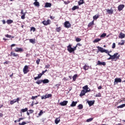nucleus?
Returning a JSON list of instances; mask_svg holds the SVG:
<instances>
[{
	"instance_id": "nucleus-37",
	"label": "nucleus",
	"mask_w": 125,
	"mask_h": 125,
	"mask_svg": "<svg viewBox=\"0 0 125 125\" xmlns=\"http://www.w3.org/2000/svg\"><path fill=\"white\" fill-rule=\"evenodd\" d=\"M76 9H79V6H74L72 8V10H76Z\"/></svg>"
},
{
	"instance_id": "nucleus-45",
	"label": "nucleus",
	"mask_w": 125,
	"mask_h": 125,
	"mask_svg": "<svg viewBox=\"0 0 125 125\" xmlns=\"http://www.w3.org/2000/svg\"><path fill=\"white\" fill-rule=\"evenodd\" d=\"M38 96H32L31 98V99L32 100H35V99H36V98H38Z\"/></svg>"
},
{
	"instance_id": "nucleus-35",
	"label": "nucleus",
	"mask_w": 125,
	"mask_h": 125,
	"mask_svg": "<svg viewBox=\"0 0 125 125\" xmlns=\"http://www.w3.org/2000/svg\"><path fill=\"white\" fill-rule=\"evenodd\" d=\"M100 41H101V39L97 38L93 41V42H100Z\"/></svg>"
},
{
	"instance_id": "nucleus-31",
	"label": "nucleus",
	"mask_w": 125,
	"mask_h": 125,
	"mask_svg": "<svg viewBox=\"0 0 125 125\" xmlns=\"http://www.w3.org/2000/svg\"><path fill=\"white\" fill-rule=\"evenodd\" d=\"M124 107H125V104L118 106L117 108H118V109H120V108H124Z\"/></svg>"
},
{
	"instance_id": "nucleus-38",
	"label": "nucleus",
	"mask_w": 125,
	"mask_h": 125,
	"mask_svg": "<svg viewBox=\"0 0 125 125\" xmlns=\"http://www.w3.org/2000/svg\"><path fill=\"white\" fill-rule=\"evenodd\" d=\"M94 23V22L93 21H92L91 22H90L88 24V27H91V26H92V25H93V23Z\"/></svg>"
},
{
	"instance_id": "nucleus-20",
	"label": "nucleus",
	"mask_w": 125,
	"mask_h": 125,
	"mask_svg": "<svg viewBox=\"0 0 125 125\" xmlns=\"http://www.w3.org/2000/svg\"><path fill=\"white\" fill-rule=\"evenodd\" d=\"M11 55H12L14 57H17L19 56V55H18V54H16L13 52H11Z\"/></svg>"
},
{
	"instance_id": "nucleus-9",
	"label": "nucleus",
	"mask_w": 125,
	"mask_h": 125,
	"mask_svg": "<svg viewBox=\"0 0 125 125\" xmlns=\"http://www.w3.org/2000/svg\"><path fill=\"white\" fill-rule=\"evenodd\" d=\"M87 92H88V91H85V90H82L80 94V96H83L84 95H85V94L87 93Z\"/></svg>"
},
{
	"instance_id": "nucleus-30",
	"label": "nucleus",
	"mask_w": 125,
	"mask_h": 125,
	"mask_svg": "<svg viewBox=\"0 0 125 125\" xmlns=\"http://www.w3.org/2000/svg\"><path fill=\"white\" fill-rule=\"evenodd\" d=\"M14 103H16V99H14L13 100L10 102L11 105H13Z\"/></svg>"
},
{
	"instance_id": "nucleus-15",
	"label": "nucleus",
	"mask_w": 125,
	"mask_h": 125,
	"mask_svg": "<svg viewBox=\"0 0 125 125\" xmlns=\"http://www.w3.org/2000/svg\"><path fill=\"white\" fill-rule=\"evenodd\" d=\"M33 4L35 6H36L38 8L40 7V2L38 1H35L34 3Z\"/></svg>"
},
{
	"instance_id": "nucleus-47",
	"label": "nucleus",
	"mask_w": 125,
	"mask_h": 125,
	"mask_svg": "<svg viewBox=\"0 0 125 125\" xmlns=\"http://www.w3.org/2000/svg\"><path fill=\"white\" fill-rule=\"evenodd\" d=\"M31 30L33 31V32H35L36 31V28L34 27H32L31 28Z\"/></svg>"
},
{
	"instance_id": "nucleus-12",
	"label": "nucleus",
	"mask_w": 125,
	"mask_h": 125,
	"mask_svg": "<svg viewBox=\"0 0 125 125\" xmlns=\"http://www.w3.org/2000/svg\"><path fill=\"white\" fill-rule=\"evenodd\" d=\"M64 26L65 28H70L71 27V24H70V22L69 21H65L64 22Z\"/></svg>"
},
{
	"instance_id": "nucleus-14",
	"label": "nucleus",
	"mask_w": 125,
	"mask_h": 125,
	"mask_svg": "<svg viewBox=\"0 0 125 125\" xmlns=\"http://www.w3.org/2000/svg\"><path fill=\"white\" fill-rule=\"evenodd\" d=\"M94 101H87V103L89 106V107H91V106H92V105H93L94 104Z\"/></svg>"
},
{
	"instance_id": "nucleus-43",
	"label": "nucleus",
	"mask_w": 125,
	"mask_h": 125,
	"mask_svg": "<svg viewBox=\"0 0 125 125\" xmlns=\"http://www.w3.org/2000/svg\"><path fill=\"white\" fill-rule=\"evenodd\" d=\"M27 124V123L25 122H23L22 123H19V125H25Z\"/></svg>"
},
{
	"instance_id": "nucleus-32",
	"label": "nucleus",
	"mask_w": 125,
	"mask_h": 125,
	"mask_svg": "<svg viewBox=\"0 0 125 125\" xmlns=\"http://www.w3.org/2000/svg\"><path fill=\"white\" fill-rule=\"evenodd\" d=\"M12 23H13V21L11 20H8L7 21V23L8 24H12Z\"/></svg>"
},
{
	"instance_id": "nucleus-53",
	"label": "nucleus",
	"mask_w": 125,
	"mask_h": 125,
	"mask_svg": "<svg viewBox=\"0 0 125 125\" xmlns=\"http://www.w3.org/2000/svg\"><path fill=\"white\" fill-rule=\"evenodd\" d=\"M49 67H50V65L47 64L45 65V68H46L47 69H48V68H49Z\"/></svg>"
},
{
	"instance_id": "nucleus-39",
	"label": "nucleus",
	"mask_w": 125,
	"mask_h": 125,
	"mask_svg": "<svg viewBox=\"0 0 125 125\" xmlns=\"http://www.w3.org/2000/svg\"><path fill=\"white\" fill-rule=\"evenodd\" d=\"M93 118H91L87 119L86 122H87V123H89V122H91L92 121H93Z\"/></svg>"
},
{
	"instance_id": "nucleus-58",
	"label": "nucleus",
	"mask_w": 125,
	"mask_h": 125,
	"mask_svg": "<svg viewBox=\"0 0 125 125\" xmlns=\"http://www.w3.org/2000/svg\"><path fill=\"white\" fill-rule=\"evenodd\" d=\"M21 14H22V15H24V14H26V13L23 12V10H21Z\"/></svg>"
},
{
	"instance_id": "nucleus-8",
	"label": "nucleus",
	"mask_w": 125,
	"mask_h": 125,
	"mask_svg": "<svg viewBox=\"0 0 125 125\" xmlns=\"http://www.w3.org/2000/svg\"><path fill=\"white\" fill-rule=\"evenodd\" d=\"M83 90H85V91H88L89 92L90 91V89L88 87L87 85H85L83 87Z\"/></svg>"
},
{
	"instance_id": "nucleus-56",
	"label": "nucleus",
	"mask_w": 125,
	"mask_h": 125,
	"mask_svg": "<svg viewBox=\"0 0 125 125\" xmlns=\"http://www.w3.org/2000/svg\"><path fill=\"white\" fill-rule=\"evenodd\" d=\"M29 111L30 114H32V113H34V110H33L32 109H30Z\"/></svg>"
},
{
	"instance_id": "nucleus-64",
	"label": "nucleus",
	"mask_w": 125,
	"mask_h": 125,
	"mask_svg": "<svg viewBox=\"0 0 125 125\" xmlns=\"http://www.w3.org/2000/svg\"><path fill=\"white\" fill-rule=\"evenodd\" d=\"M44 73H45V71H42L41 74H42V75H43Z\"/></svg>"
},
{
	"instance_id": "nucleus-24",
	"label": "nucleus",
	"mask_w": 125,
	"mask_h": 125,
	"mask_svg": "<svg viewBox=\"0 0 125 125\" xmlns=\"http://www.w3.org/2000/svg\"><path fill=\"white\" fill-rule=\"evenodd\" d=\"M51 96H52V95H51L50 94H46V95H45V99H46V98H50V97H51Z\"/></svg>"
},
{
	"instance_id": "nucleus-5",
	"label": "nucleus",
	"mask_w": 125,
	"mask_h": 125,
	"mask_svg": "<svg viewBox=\"0 0 125 125\" xmlns=\"http://www.w3.org/2000/svg\"><path fill=\"white\" fill-rule=\"evenodd\" d=\"M119 83H122V79L119 78H116L114 80V85L118 84Z\"/></svg>"
},
{
	"instance_id": "nucleus-11",
	"label": "nucleus",
	"mask_w": 125,
	"mask_h": 125,
	"mask_svg": "<svg viewBox=\"0 0 125 125\" xmlns=\"http://www.w3.org/2000/svg\"><path fill=\"white\" fill-rule=\"evenodd\" d=\"M125 7V5L124 4H120L118 7V9L119 11H122L123 9H124V8Z\"/></svg>"
},
{
	"instance_id": "nucleus-3",
	"label": "nucleus",
	"mask_w": 125,
	"mask_h": 125,
	"mask_svg": "<svg viewBox=\"0 0 125 125\" xmlns=\"http://www.w3.org/2000/svg\"><path fill=\"white\" fill-rule=\"evenodd\" d=\"M97 48L98 49V51L101 52L102 53H108V50H106L104 49L103 47H101L99 46H97Z\"/></svg>"
},
{
	"instance_id": "nucleus-25",
	"label": "nucleus",
	"mask_w": 125,
	"mask_h": 125,
	"mask_svg": "<svg viewBox=\"0 0 125 125\" xmlns=\"http://www.w3.org/2000/svg\"><path fill=\"white\" fill-rule=\"evenodd\" d=\"M88 68H89V66L86 64H85L84 66L83 67V69H84L85 71H86V70H88Z\"/></svg>"
},
{
	"instance_id": "nucleus-7",
	"label": "nucleus",
	"mask_w": 125,
	"mask_h": 125,
	"mask_svg": "<svg viewBox=\"0 0 125 125\" xmlns=\"http://www.w3.org/2000/svg\"><path fill=\"white\" fill-rule=\"evenodd\" d=\"M15 51L16 52H23V48H22L16 47L15 49Z\"/></svg>"
},
{
	"instance_id": "nucleus-51",
	"label": "nucleus",
	"mask_w": 125,
	"mask_h": 125,
	"mask_svg": "<svg viewBox=\"0 0 125 125\" xmlns=\"http://www.w3.org/2000/svg\"><path fill=\"white\" fill-rule=\"evenodd\" d=\"M115 47H116V43H113L112 44V48H115Z\"/></svg>"
},
{
	"instance_id": "nucleus-36",
	"label": "nucleus",
	"mask_w": 125,
	"mask_h": 125,
	"mask_svg": "<svg viewBox=\"0 0 125 125\" xmlns=\"http://www.w3.org/2000/svg\"><path fill=\"white\" fill-rule=\"evenodd\" d=\"M42 83V80H38L36 82V83L37 84H41Z\"/></svg>"
},
{
	"instance_id": "nucleus-46",
	"label": "nucleus",
	"mask_w": 125,
	"mask_h": 125,
	"mask_svg": "<svg viewBox=\"0 0 125 125\" xmlns=\"http://www.w3.org/2000/svg\"><path fill=\"white\" fill-rule=\"evenodd\" d=\"M26 15V14H24L23 15H22L21 16V19H25V16Z\"/></svg>"
},
{
	"instance_id": "nucleus-40",
	"label": "nucleus",
	"mask_w": 125,
	"mask_h": 125,
	"mask_svg": "<svg viewBox=\"0 0 125 125\" xmlns=\"http://www.w3.org/2000/svg\"><path fill=\"white\" fill-rule=\"evenodd\" d=\"M95 97H101V93H99L95 95Z\"/></svg>"
},
{
	"instance_id": "nucleus-6",
	"label": "nucleus",
	"mask_w": 125,
	"mask_h": 125,
	"mask_svg": "<svg viewBox=\"0 0 125 125\" xmlns=\"http://www.w3.org/2000/svg\"><path fill=\"white\" fill-rule=\"evenodd\" d=\"M42 24L45 25V26H47V25H49L50 24V20H47V21H42Z\"/></svg>"
},
{
	"instance_id": "nucleus-22",
	"label": "nucleus",
	"mask_w": 125,
	"mask_h": 125,
	"mask_svg": "<svg viewBox=\"0 0 125 125\" xmlns=\"http://www.w3.org/2000/svg\"><path fill=\"white\" fill-rule=\"evenodd\" d=\"M29 42L31 43H33V44H34V43H35V42H36V39H29Z\"/></svg>"
},
{
	"instance_id": "nucleus-28",
	"label": "nucleus",
	"mask_w": 125,
	"mask_h": 125,
	"mask_svg": "<svg viewBox=\"0 0 125 125\" xmlns=\"http://www.w3.org/2000/svg\"><path fill=\"white\" fill-rule=\"evenodd\" d=\"M21 111L22 113H25V112H27V111H28V108L25 107L24 109H21Z\"/></svg>"
},
{
	"instance_id": "nucleus-2",
	"label": "nucleus",
	"mask_w": 125,
	"mask_h": 125,
	"mask_svg": "<svg viewBox=\"0 0 125 125\" xmlns=\"http://www.w3.org/2000/svg\"><path fill=\"white\" fill-rule=\"evenodd\" d=\"M67 50L70 53H72V52H74L75 50L77 49V45L74 47L72 48V45L71 44L67 46Z\"/></svg>"
},
{
	"instance_id": "nucleus-19",
	"label": "nucleus",
	"mask_w": 125,
	"mask_h": 125,
	"mask_svg": "<svg viewBox=\"0 0 125 125\" xmlns=\"http://www.w3.org/2000/svg\"><path fill=\"white\" fill-rule=\"evenodd\" d=\"M55 123L56 125H58L60 123V118L59 117L56 118L55 120Z\"/></svg>"
},
{
	"instance_id": "nucleus-23",
	"label": "nucleus",
	"mask_w": 125,
	"mask_h": 125,
	"mask_svg": "<svg viewBox=\"0 0 125 125\" xmlns=\"http://www.w3.org/2000/svg\"><path fill=\"white\" fill-rule=\"evenodd\" d=\"M42 82L43 83H49V80H48V79H44L42 80Z\"/></svg>"
},
{
	"instance_id": "nucleus-62",
	"label": "nucleus",
	"mask_w": 125,
	"mask_h": 125,
	"mask_svg": "<svg viewBox=\"0 0 125 125\" xmlns=\"http://www.w3.org/2000/svg\"><path fill=\"white\" fill-rule=\"evenodd\" d=\"M50 19L53 20V19H54V17L51 16L50 17Z\"/></svg>"
},
{
	"instance_id": "nucleus-59",
	"label": "nucleus",
	"mask_w": 125,
	"mask_h": 125,
	"mask_svg": "<svg viewBox=\"0 0 125 125\" xmlns=\"http://www.w3.org/2000/svg\"><path fill=\"white\" fill-rule=\"evenodd\" d=\"M42 100L45 99V95H43V96L42 97Z\"/></svg>"
},
{
	"instance_id": "nucleus-61",
	"label": "nucleus",
	"mask_w": 125,
	"mask_h": 125,
	"mask_svg": "<svg viewBox=\"0 0 125 125\" xmlns=\"http://www.w3.org/2000/svg\"><path fill=\"white\" fill-rule=\"evenodd\" d=\"M102 88V86H99L98 87V89H101Z\"/></svg>"
},
{
	"instance_id": "nucleus-33",
	"label": "nucleus",
	"mask_w": 125,
	"mask_h": 125,
	"mask_svg": "<svg viewBox=\"0 0 125 125\" xmlns=\"http://www.w3.org/2000/svg\"><path fill=\"white\" fill-rule=\"evenodd\" d=\"M77 77H78L77 74H75L73 76V80L74 82L76 81V80L77 79Z\"/></svg>"
},
{
	"instance_id": "nucleus-10",
	"label": "nucleus",
	"mask_w": 125,
	"mask_h": 125,
	"mask_svg": "<svg viewBox=\"0 0 125 125\" xmlns=\"http://www.w3.org/2000/svg\"><path fill=\"white\" fill-rule=\"evenodd\" d=\"M68 104V101H63L62 102L60 103L61 106H66Z\"/></svg>"
},
{
	"instance_id": "nucleus-1",
	"label": "nucleus",
	"mask_w": 125,
	"mask_h": 125,
	"mask_svg": "<svg viewBox=\"0 0 125 125\" xmlns=\"http://www.w3.org/2000/svg\"><path fill=\"white\" fill-rule=\"evenodd\" d=\"M111 60L112 61H117V59H119L120 58V55H119L118 53H116L114 54L113 55H111Z\"/></svg>"
},
{
	"instance_id": "nucleus-57",
	"label": "nucleus",
	"mask_w": 125,
	"mask_h": 125,
	"mask_svg": "<svg viewBox=\"0 0 125 125\" xmlns=\"http://www.w3.org/2000/svg\"><path fill=\"white\" fill-rule=\"evenodd\" d=\"M108 56H110V57L107 59V60H112V58L111 57V55H108Z\"/></svg>"
},
{
	"instance_id": "nucleus-4",
	"label": "nucleus",
	"mask_w": 125,
	"mask_h": 125,
	"mask_svg": "<svg viewBox=\"0 0 125 125\" xmlns=\"http://www.w3.org/2000/svg\"><path fill=\"white\" fill-rule=\"evenodd\" d=\"M29 72V66L25 65L23 68V72L24 74H27Z\"/></svg>"
},
{
	"instance_id": "nucleus-48",
	"label": "nucleus",
	"mask_w": 125,
	"mask_h": 125,
	"mask_svg": "<svg viewBox=\"0 0 125 125\" xmlns=\"http://www.w3.org/2000/svg\"><path fill=\"white\" fill-rule=\"evenodd\" d=\"M42 114H43V112H42V110H41L39 113V116H42Z\"/></svg>"
},
{
	"instance_id": "nucleus-49",
	"label": "nucleus",
	"mask_w": 125,
	"mask_h": 125,
	"mask_svg": "<svg viewBox=\"0 0 125 125\" xmlns=\"http://www.w3.org/2000/svg\"><path fill=\"white\" fill-rule=\"evenodd\" d=\"M61 30V29H60V27H58L56 29L57 32H60Z\"/></svg>"
},
{
	"instance_id": "nucleus-26",
	"label": "nucleus",
	"mask_w": 125,
	"mask_h": 125,
	"mask_svg": "<svg viewBox=\"0 0 125 125\" xmlns=\"http://www.w3.org/2000/svg\"><path fill=\"white\" fill-rule=\"evenodd\" d=\"M83 3H84L83 0H80V1L78 2L79 5H82V4H83Z\"/></svg>"
},
{
	"instance_id": "nucleus-63",
	"label": "nucleus",
	"mask_w": 125,
	"mask_h": 125,
	"mask_svg": "<svg viewBox=\"0 0 125 125\" xmlns=\"http://www.w3.org/2000/svg\"><path fill=\"white\" fill-rule=\"evenodd\" d=\"M2 23H3V24H5V20H3V21H2Z\"/></svg>"
},
{
	"instance_id": "nucleus-13",
	"label": "nucleus",
	"mask_w": 125,
	"mask_h": 125,
	"mask_svg": "<svg viewBox=\"0 0 125 125\" xmlns=\"http://www.w3.org/2000/svg\"><path fill=\"white\" fill-rule=\"evenodd\" d=\"M97 65H103V66H105L106 62H101L100 61H98Z\"/></svg>"
},
{
	"instance_id": "nucleus-42",
	"label": "nucleus",
	"mask_w": 125,
	"mask_h": 125,
	"mask_svg": "<svg viewBox=\"0 0 125 125\" xmlns=\"http://www.w3.org/2000/svg\"><path fill=\"white\" fill-rule=\"evenodd\" d=\"M5 37H6V38H9V39H10V38H12V39H13V38H14V37H11V35H9L8 34L6 35Z\"/></svg>"
},
{
	"instance_id": "nucleus-44",
	"label": "nucleus",
	"mask_w": 125,
	"mask_h": 125,
	"mask_svg": "<svg viewBox=\"0 0 125 125\" xmlns=\"http://www.w3.org/2000/svg\"><path fill=\"white\" fill-rule=\"evenodd\" d=\"M81 41H82V39H81V38H77L76 39V41L77 42H81Z\"/></svg>"
},
{
	"instance_id": "nucleus-54",
	"label": "nucleus",
	"mask_w": 125,
	"mask_h": 125,
	"mask_svg": "<svg viewBox=\"0 0 125 125\" xmlns=\"http://www.w3.org/2000/svg\"><path fill=\"white\" fill-rule=\"evenodd\" d=\"M42 73H40L38 74V77H39V79H41V78H42Z\"/></svg>"
},
{
	"instance_id": "nucleus-52",
	"label": "nucleus",
	"mask_w": 125,
	"mask_h": 125,
	"mask_svg": "<svg viewBox=\"0 0 125 125\" xmlns=\"http://www.w3.org/2000/svg\"><path fill=\"white\" fill-rule=\"evenodd\" d=\"M41 61V60H38L36 61V63L37 64H38V65H39V64H40V62Z\"/></svg>"
},
{
	"instance_id": "nucleus-55",
	"label": "nucleus",
	"mask_w": 125,
	"mask_h": 125,
	"mask_svg": "<svg viewBox=\"0 0 125 125\" xmlns=\"http://www.w3.org/2000/svg\"><path fill=\"white\" fill-rule=\"evenodd\" d=\"M39 79H40V77H38V76H37V77L34 78V80H35V81H37V80H39Z\"/></svg>"
},
{
	"instance_id": "nucleus-50",
	"label": "nucleus",
	"mask_w": 125,
	"mask_h": 125,
	"mask_svg": "<svg viewBox=\"0 0 125 125\" xmlns=\"http://www.w3.org/2000/svg\"><path fill=\"white\" fill-rule=\"evenodd\" d=\"M111 52H112V51H108L107 50V53H106V54H107V55H111V54H110V53H111Z\"/></svg>"
},
{
	"instance_id": "nucleus-34",
	"label": "nucleus",
	"mask_w": 125,
	"mask_h": 125,
	"mask_svg": "<svg viewBox=\"0 0 125 125\" xmlns=\"http://www.w3.org/2000/svg\"><path fill=\"white\" fill-rule=\"evenodd\" d=\"M118 44L119 45H124L125 44V41L122 40L121 42H119Z\"/></svg>"
},
{
	"instance_id": "nucleus-60",
	"label": "nucleus",
	"mask_w": 125,
	"mask_h": 125,
	"mask_svg": "<svg viewBox=\"0 0 125 125\" xmlns=\"http://www.w3.org/2000/svg\"><path fill=\"white\" fill-rule=\"evenodd\" d=\"M16 102H18V101H19L20 99H19V98H17V99H16Z\"/></svg>"
},
{
	"instance_id": "nucleus-29",
	"label": "nucleus",
	"mask_w": 125,
	"mask_h": 125,
	"mask_svg": "<svg viewBox=\"0 0 125 125\" xmlns=\"http://www.w3.org/2000/svg\"><path fill=\"white\" fill-rule=\"evenodd\" d=\"M93 18L94 20H97V19H98V18H99V15H96L93 16Z\"/></svg>"
},
{
	"instance_id": "nucleus-17",
	"label": "nucleus",
	"mask_w": 125,
	"mask_h": 125,
	"mask_svg": "<svg viewBox=\"0 0 125 125\" xmlns=\"http://www.w3.org/2000/svg\"><path fill=\"white\" fill-rule=\"evenodd\" d=\"M77 104L78 102L72 101L71 104H70V106L71 107H75Z\"/></svg>"
},
{
	"instance_id": "nucleus-41",
	"label": "nucleus",
	"mask_w": 125,
	"mask_h": 125,
	"mask_svg": "<svg viewBox=\"0 0 125 125\" xmlns=\"http://www.w3.org/2000/svg\"><path fill=\"white\" fill-rule=\"evenodd\" d=\"M105 36H107V34L106 33H103L101 36V38H104Z\"/></svg>"
},
{
	"instance_id": "nucleus-27",
	"label": "nucleus",
	"mask_w": 125,
	"mask_h": 125,
	"mask_svg": "<svg viewBox=\"0 0 125 125\" xmlns=\"http://www.w3.org/2000/svg\"><path fill=\"white\" fill-rule=\"evenodd\" d=\"M78 109H79V110H82V109L83 108V104H80L78 106Z\"/></svg>"
},
{
	"instance_id": "nucleus-18",
	"label": "nucleus",
	"mask_w": 125,
	"mask_h": 125,
	"mask_svg": "<svg viewBox=\"0 0 125 125\" xmlns=\"http://www.w3.org/2000/svg\"><path fill=\"white\" fill-rule=\"evenodd\" d=\"M51 3L49 2H46L44 5V7L48 8V7H51Z\"/></svg>"
},
{
	"instance_id": "nucleus-16",
	"label": "nucleus",
	"mask_w": 125,
	"mask_h": 125,
	"mask_svg": "<svg viewBox=\"0 0 125 125\" xmlns=\"http://www.w3.org/2000/svg\"><path fill=\"white\" fill-rule=\"evenodd\" d=\"M119 39H125V34L121 32L120 34H119Z\"/></svg>"
},
{
	"instance_id": "nucleus-21",
	"label": "nucleus",
	"mask_w": 125,
	"mask_h": 125,
	"mask_svg": "<svg viewBox=\"0 0 125 125\" xmlns=\"http://www.w3.org/2000/svg\"><path fill=\"white\" fill-rule=\"evenodd\" d=\"M106 12L108 14H113V12H114V11L113 10H110V9H106Z\"/></svg>"
}]
</instances>
